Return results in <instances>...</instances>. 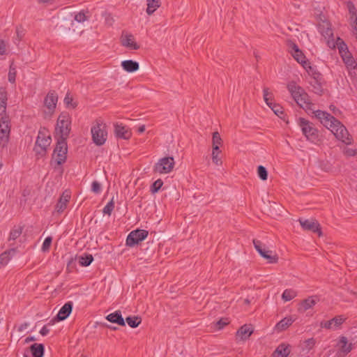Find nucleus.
Segmentation results:
<instances>
[{"mask_svg": "<svg viewBox=\"0 0 357 357\" xmlns=\"http://www.w3.org/2000/svg\"><path fill=\"white\" fill-rule=\"evenodd\" d=\"M291 353V347L288 344L282 343L278 346L273 352L272 357H287Z\"/></svg>", "mask_w": 357, "mask_h": 357, "instance_id": "nucleus-22", "label": "nucleus"}, {"mask_svg": "<svg viewBox=\"0 0 357 357\" xmlns=\"http://www.w3.org/2000/svg\"><path fill=\"white\" fill-rule=\"evenodd\" d=\"M355 344L349 341L345 335H341L337 340L335 347L337 355L339 357H344L354 349Z\"/></svg>", "mask_w": 357, "mask_h": 357, "instance_id": "nucleus-12", "label": "nucleus"}, {"mask_svg": "<svg viewBox=\"0 0 357 357\" xmlns=\"http://www.w3.org/2000/svg\"><path fill=\"white\" fill-rule=\"evenodd\" d=\"M15 249H10L8 250L5 251L2 254L0 255V266H4L7 265L8 261L10 259V255H14L15 253Z\"/></svg>", "mask_w": 357, "mask_h": 357, "instance_id": "nucleus-34", "label": "nucleus"}, {"mask_svg": "<svg viewBox=\"0 0 357 357\" xmlns=\"http://www.w3.org/2000/svg\"><path fill=\"white\" fill-rule=\"evenodd\" d=\"M327 44L328 47L331 48H338L339 52L344 63L346 64L347 68L351 70H357V59L355 60L353 58L351 53L347 50V45L344 44V41L341 38L337 37L336 40H328Z\"/></svg>", "mask_w": 357, "mask_h": 357, "instance_id": "nucleus-2", "label": "nucleus"}, {"mask_svg": "<svg viewBox=\"0 0 357 357\" xmlns=\"http://www.w3.org/2000/svg\"><path fill=\"white\" fill-rule=\"evenodd\" d=\"M27 326H28V324H26V323L23 324H22L21 326H19L18 331H23L26 329Z\"/></svg>", "mask_w": 357, "mask_h": 357, "instance_id": "nucleus-57", "label": "nucleus"}, {"mask_svg": "<svg viewBox=\"0 0 357 357\" xmlns=\"http://www.w3.org/2000/svg\"><path fill=\"white\" fill-rule=\"evenodd\" d=\"M36 338L33 336H30V337H26L25 340H24V344H28L30 342H32V341H36Z\"/></svg>", "mask_w": 357, "mask_h": 357, "instance_id": "nucleus-56", "label": "nucleus"}, {"mask_svg": "<svg viewBox=\"0 0 357 357\" xmlns=\"http://www.w3.org/2000/svg\"><path fill=\"white\" fill-rule=\"evenodd\" d=\"M330 109L333 112V114L335 116H338L340 114V111L337 109L334 105L330 106Z\"/></svg>", "mask_w": 357, "mask_h": 357, "instance_id": "nucleus-54", "label": "nucleus"}, {"mask_svg": "<svg viewBox=\"0 0 357 357\" xmlns=\"http://www.w3.org/2000/svg\"><path fill=\"white\" fill-rule=\"evenodd\" d=\"M149 232L144 229H136L131 231L126 239V245L132 247L139 243L148 236Z\"/></svg>", "mask_w": 357, "mask_h": 357, "instance_id": "nucleus-16", "label": "nucleus"}, {"mask_svg": "<svg viewBox=\"0 0 357 357\" xmlns=\"http://www.w3.org/2000/svg\"><path fill=\"white\" fill-rule=\"evenodd\" d=\"M114 208V198L111 199V201L104 207L103 208V213L105 214H107L108 215H110L112 211Z\"/></svg>", "mask_w": 357, "mask_h": 357, "instance_id": "nucleus-45", "label": "nucleus"}, {"mask_svg": "<svg viewBox=\"0 0 357 357\" xmlns=\"http://www.w3.org/2000/svg\"><path fill=\"white\" fill-rule=\"evenodd\" d=\"M347 317L344 315H337L328 321H323L320 323V326L327 330H340L342 324L346 321Z\"/></svg>", "mask_w": 357, "mask_h": 357, "instance_id": "nucleus-15", "label": "nucleus"}, {"mask_svg": "<svg viewBox=\"0 0 357 357\" xmlns=\"http://www.w3.org/2000/svg\"><path fill=\"white\" fill-rule=\"evenodd\" d=\"M81 357H86V356H81Z\"/></svg>", "mask_w": 357, "mask_h": 357, "instance_id": "nucleus-62", "label": "nucleus"}, {"mask_svg": "<svg viewBox=\"0 0 357 357\" xmlns=\"http://www.w3.org/2000/svg\"><path fill=\"white\" fill-rule=\"evenodd\" d=\"M122 68L127 73H134L139 70V65L138 62L132 60H125L121 63Z\"/></svg>", "mask_w": 357, "mask_h": 357, "instance_id": "nucleus-27", "label": "nucleus"}, {"mask_svg": "<svg viewBox=\"0 0 357 357\" xmlns=\"http://www.w3.org/2000/svg\"><path fill=\"white\" fill-rule=\"evenodd\" d=\"M245 303L247 304V305H249L250 304V301L248 299H245Z\"/></svg>", "mask_w": 357, "mask_h": 357, "instance_id": "nucleus-60", "label": "nucleus"}, {"mask_svg": "<svg viewBox=\"0 0 357 357\" xmlns=\"http://www.w3.org/2000/svg\"><path fill=\"white\" fill-rule=\"evenodd\" d=\"M253 244L255 250L261 257L266 259L269 264H277L279 261L278 255L273 251L267 249L265 244L259 240L254 239Z\"/></svg>", "mask_w": 357, "mask_h": 357, "instance_id": "nucleus-7", "label": "nucleus"}, {"mask_svg": "<svg viewBox=\"0 0 357 357\" xmlns=\"http://www.w3.org/2000/svg\"><path fill=\"white\" fill-rule=\"evenodd\" d=\"M93 257L91 255H86L79 257V262L83 266H87L93 261Z\"/></svg>", "mask_w": 357, "mask_h": 357, "instance_id": "nucleus-42", "label": "nucleus"}, {"mask_svg": "<svg viewBox=\"0 0 357 357\" xmlns=\"http://www.w3.org/2000/svg\"><path fill=\"white\" fill-rule=\"evenodd\" d=\"M175 166L174 158L172 156L164 157L158 160L153 167V171L159 174L171 173Z\"/></svg>", "mask_w": 357, "mask_h": 357, "instance_id": "nucleus-9", "label": "nucleus"}, {"mask_svg": "<svg viewBox=\"0 0 357 357\" xmlns=\"http://www.w3.org/2000/svg\"><path fill=\"white\" fill-rule=\"evenodd\" d=\"M138 131H139V132H141V133H142V132H144V131H145V126H144V125L141 126L138 128Z\"/></svg>", "mask_w": 357, "mask_h": 357, "instance_id": "nucleus-59", "label": "nucleus"}, {"mask_svg": "<svg viewBox=\"0 0 357 357\" xmlns=\"http://www.w3.org/2000/svg\"><path fill=\"white\" fill-rule=\"evenodd\" d=\"M319 301V297L318 296H310L300 302L298 311L306 312L310 309H312Z\"/></svg>", "mask_w": 357, "mask_h": 357, "instance_id": "nucleus-19", "label": "nucleus"}, {"mask_svg": "<svg viewBox=\"0 0 357 357\" xmlns=\"http://www.w3.org/2000/svg\"><path fill=\"white\" fill-rule=\"evenodd\" d=\"M299 223L302 228L305 230L311 231L317 233L319 236L322 235L320 225L314 219L303 220L299 219Z\"/></svg>", "mask_w": 357, "mask_h": 357, "instance_id": "nucleus-17", "label": "nucleus"}, {"mask_svg": "<svg viewBox=\"0 0 357 357\" xmlns=\"http://www.w3.org/2000/svg\"><path fill=\"white\" fill-rule=\"evenodd\" d=\"M119 40L121 45L128 50L140 49V45L137 42L135 36L130 32L123 31Z\"/></svg>", "mask_w": 357, "mask_h": 357, "instance_id": "nucleus-14", "label": "nucleus"}, {"mask_svg": "<svg viewBox=\"0 0 357 357\" xmlns=\"http://www.w3.org/2000/svg\"><path fill=\"white\" fill-rule=\"evenodd\" d=\"M223 144V140L218 132H214L212 136V149H220V146Z\"/></svg>", "mask_w": 357, "mask_h": 357, "instance_id": "nucleus-36", "label": "nucleus"}, {"mask_svg": "<svg viewBox=\"0 0 357 357\" xmlns=\"http://www.w3.org/2000/svg\"><path fill=\"white\" fill-rule=\"evenodd\" d=\"M295 319L291 316H288L280 320L274 327V331L280 333L287 330L294 322Z\"/></svg>", "mask_w": 357, "mask_h": 357, "instance_id": "nucleus-20", "label": "nucleus"}, {"mask_svg": "<svg viewBox=\"0 0 357 357\" xmlns=\"http://www.w3.org/2000/svg\"><path fill=\"white\" fill-rule=\"evenodd\" d=\"M59 29L63 35H70L75 31L74 23L73 21L64 22L59 26Z\"/></svg>", "mask_w": 357, "mask_h": 357, "instance_id": "nucleus-32", "label": "nucleus"}, {"mask_svg": "<svg viewBox=\"0 0 357 357\" xmlns=\"http://www.w3.org/2000/svg\"><path fill=\"white\" fill-rule=\"evenodd\" d=\"M269 107L278 116H280V115L283 114L282 107L276 102H275L273 105H271V107Z\"/></svg>", "mask_w": 357, "mask_h": 357, "instance_id": "nucleus-47", "label": "nucleus"}, {"mask_svg": "<svg viewBox=\"0 0 357 357\" xmlns=\"http://www.w3.org/2000/svg\"><path fill=\"white\" fill-rule=\"evenodd\" d=\"M222 151L220 149H213L211 151V160L213 164L216 166H220L222 165V160L221 158Z\"/></svg>", "mask_w": 357, "mask_h": 357, "instance_id": "nucleus-35", "label": "nucleus"}, {"mask_svg": "<svg viewBox=\"0 0 357 357\" xmlns=\"http://www.w3.org/2000/svg\"><path fill=\"white\" fill-rule=\"evenodd\" d=\"M298 124L301 128L303 134L307 140L314 142L318 139V130L314 127L312 122L303 118H299L298 120Z\"/></svg>", "mask_w": 357, "mask_h": 357, "instance_id": "nucleus-8", "label": "nucleus"}, {"mask_svg": "<svg viewBox=\"0 0 357 357\" xmlns=\"http://www.w3.org/2000/svg\"><path fill=\"white\" fill-rule=\"evenodd\" d=\"M163 182L161 179L156 180L152 185L151 191L153 193L157 192L162 186Z\"/></svg>", "mask_w": 357, "mask_h": 357, "instance_id": "nucleus-48", "label": "nucleus"}, {"mask_svg": "<svg viewBox=\"0 0 357 357\" xmlns=\"http://www.w3.org/2000/svg\"><path fill=\"white\" fill-rule=\"evenodd\" d=\"M91 132L92 140L97 146L103 145L107 138V130L106 124L101 120H96L93 123Z\"/></svg>", "mask_w": 357, "mask_h": 357, "instance_id": "nucleus-4", "label": "nucleus"}, {"mask_svg": "<svg viewBox=\"0 0 357 357\" xmlns=\"http://www.w3.org/2000/svg\"><path fill=\"white\" fill-rule=\"evenodd\" d=\"M17 75V70L16 67L14 65V63L12 62L9 66V71L8 74V80L10 83L14 84L15 82Z\"/></svg>", "mask_w": 357, "mask_h": 357, "instance_id": "nucleus-40", "label": "nucleus"}, {"mask_svg": "<svg viewBox=\"0 0 357 357\" xmlns=\"http://www.w3.org/2000/svg\"><path fill=\"white\" fill-rule=\"evenodd\" d=\"M64 102H65V103L66 104V105L68 107H70L72 108H75L76 107L75 104H73L72 103L73 100H72L71 98L66 97L65 99H64Z\"/></svg>", "mask_w": 357, "mask_h": 357, "instance_id": "nucleus-53", "label": "nucleus"}, {"mask_svg": "<svg viewBox=\"0 0 357 357\" xmlns=\"http://www.w3.org/2000/svg\"><path fill=\"white\" fill-rule=\"evenodd\" d=\"M320 30L326 40H333V33L331 27V24L328 22H323L321 24H320Z\"/></svg>", "mask_w": 357, "mask_h": 357, "instance_id": "nucleus-30", "label": "nucleus"}, {"mask_svg": "<svg viewBox=\"0 0 357 357\" xmlns=\"http://www.w3.org/2000/svg\"><path fill=\"white\" fill-rule=\"evenodd\" d=\"M317 341L314 338H308L303 341L302 344V350L308 353L314 347Z\"/></svg>", "mask_w": 357, "mask_h": 357, "instance_id": "nucleus-38", "label": "nucleus"}, {"mask_svg": "<svg viewBox=\"0 0 357 357\" xmlns=\"http://www.w3.org/2000/svg\"><path fill=\"white\" fill-rule=\"evenodd\" d=\"M257 174L262 181H266L268 178V172L262 165L257 167Z\"/></svg>", "mask_w": 357, "mask_h": 357, "instance_id": "nucleus-43", "label": "nucleus"}, {"mask_svg": "<svg viewBox=\"0 0 357 357\" xmlns=\"http://www.w3.org/2000/svg\"><path fill=\"white\" fill-rule=\"evenodd\" d=\"M291 47V54L293 57L302 65V66L307 70V73L310 76H313L314 78L318 77L320 74L310 66V62L306 60L305 56L298 49V46L295 44H292Z\"/></svg>", "mask_w": 357, "mask_h": 357, "instance_id": "nucleus-6", "label": "nucleus"}, {"mask_svg": "<svg viewBox=\"0 0 357 357\" xmlns=\"http://www.w3.org/2000/svg\"><path fill=\"white\" fill-rule=\"evenodd\" d=\"M1 268V267L0 266V268Z\"/></svg>", "mask_w": 357, "mask_h": 357, "instance_id": "nucleus-63", "label": "nucleus"}, {"mask_svg": "<svg viewBox=\"0 0 357 357\" xmlns=\"http://www.w3.org/2000/svg\"><path fill=\"white\" fill-rule=\"evenodd\" d=\"M7 46L6 41L0 39V55H6L8 54Z\"/></svg>", "mask_w": 357, "mask_h": 357, "instance_id": "nucleus-50", "label": "nucleus"}, {"mask_svg": "<svg viewBox=\"0 0 357 357\" xmlns=\"http://www.w3.org/2000/svg\"><path fill=\"white\" fill-rule=\"evenodd\" d=\"M91 190L94 193H99L101 190V185L98 181H95L92 183Z\"/></svg>", "mask_w": 357, "mask_h": 357, "instance_id": "nucleus-52", "label": "nucleus"}, {"mask_svg": "<svg viewBox=\"0 0 357 357\" xmlns=\"http://www.w3.org/2000/svg\"><path fill=\"white\" fill-rule=\"evenodd\" d=\"M114 132L117 137L123 139H128L132 135L131 131L122 124H116L114 126Z\"/></svg>", "mask_w": 357, "mask_h": 357, "instance_id": "nucleus-23", "label": "nucleus"}, {"mask_svg": "<svg viewBox=\"0 0 357 357\" xmlns=\"http://www.w3.org/2000/svg\"><path fill=\"white\" fill-rule=\"evenodd\" d=\"M52 142L50 132L43 128L40 130L33 148V151L38 157L44 156Z\"/></svg>", "mask_w": 357, "mask_h": 357, "instance_id": "nucleus-3", "label": "nucleus"}, {"mask_svg": "<svg viewBox=\"0 0 357 357\" xmlns=\"http://www.w3.org/2000/svg\"><path fill=\"white\" fill-rule=\"evenodd\" d=\"M106 319L112 323L117 324L119 326H124L126 325L125 321L121 316L120 311H116L111 313L106 317Z\"/></svg>", "mask_w": 357, "mask_h": 357, "instance_id": "nucleus-29", "label": "nucleus"}, {"mask_svg": "<svg viewBox=\"0 0 357 357\" xmlns=\"http://www.w3.org/2000/svg\"><path fill=\"white\" fill-rule=\"evenodd\" d=\"M55 0H38V1L41 3H52Z\"/></svg>", "mask_w": 357, "mask_h": 357, "instance_id": "nucleus-58", "label": "nucleus"}, {"mask_svg": "<svg viewBox=\"0 0 357 357\" xmlns=\"http://www.w3.org/2000/svg\"><path fill=\"white\" fill-rule=\"evenodd\" d=\"M146 13L149 16L152 15L160 6V0H146Z\"/></svg>", "mask_w": 357, "mask_h": 357, "instance_id": "nucleus-28", "label": "nucleus"}, {"mask_svg": "<svg viewBox=\"0 0 357 357\" xmlns=\"http://www.w3.org/2000/svg\"><path fill=\"white\" fill-rule=\"evenodd\" d=\"M73 310V303L67 302L63 305V306L60 309L57 315L56 319L58 321L65 320L71 313Z\"/></svg>", "mask_w": 357, "mask_h": 357, "instance_id": "nucleus-24", "label": "nucleus"}, {"mask_svg": "<svg viewBox=\"0 0 357 357\" xmlns=\"http://www.w3.org/2000/svg\"><path fill=\"white\" fill-rule=\"evenodd\" d=\"M23 227L22 226L17 225L15 226L13 229L10 231V235H9V241L13 240L15 241L18 237L20 236V235L22 233Z\"/></svg>", "mask_w": 357, "mask_h": 357, "instance_id": "nucleus-39", "label": "nucleus"}, {"mask_svg": "<svg viewBox=\"0 0 357 357\" xmlns=\"http://www.w3.org/2000/svg\"><path fill=\"white\" fill-rule=\"evenodd\" d=\"M11 130V122L9 116H4L0 119V146L4 148L7 146Z\"/></svg>", "mask_w": 357, "mask_h": 357, "instance_id": "nucleus-10", "label": "nucleus"}, {"mask_svg": "<svg viewBox=\"0 0 357 357\" xmlns=\"http://www.w3.org/2000/svg\"><path fill=\"white\" fill-rule=\"evenodd\" d=\"M343 153L346 157L357 156V149L345 147L343 149Z\"/></svg>", "mask_w": 357, "mask_h": 357, "instance_id": "nucleus-46", "label": "nucleus"}, {"mask_svg": "<svg viewBox=\"0 0 357 357\" xmlns=\"http://www.w3.org/2000/svg\"><path fill=\"white\" fill-rule=\"evenodd\" d=\"M254 332V327L251 324H244L236 333V339L245 342L249 339Z\"/></svg>", "mask_w": 357, "mask_h": 357, "instance_id": "nucleus-18", "label": "nucleus"}, {"mask_svg": "<svg viewBox=\"0 0 357 357\" xmlns=\"http://www.w3.org/2000/svg\"><path fill=\"white\" fill-rule=\"evenodd\" d=\"M44 351L45 348L42 344L34 343L29 347V351L33 357H43ZM28 353L29 351H26L24 354V357H30Z\"/></svg>", "mask_w": 357, "mask_h": 357, "instance_id": "nucleus-21", "label": "nucleus"}, {"mask_svg": "<svg viewBox=\"0 0 357 357\" xmlns=\"http://www.w3.org/2000/svg\"><path fill=\"white\" fill-rule=\"evenodd\" d=\"M287 89L295 102L306 111H312L320 123L330 130L335 137L346 144L352 143V138L346 127L333 116L321 110H314L310 98L305 90L294 81L287 84Z\"/></svg>", "mask_w": 357, "mask_h": 357, "instance_id": "nucleus-1", "label": "nucleus"}, {"mask_svg": "<svg viewBox=\"0 0 357 357\" xmlns=\"http://www.w3.org/2000/svg\"><path fill=\"white\" fill-rule=\"evenodd\" d=\"M67 151L68 147L66 140H59L54 151L52 160L58 165H61L66 162Z\"/></svg>", "mask_w": 357, "mask_h": 357, "instance_id": "nucleus-13", "label": "nucleus"}, {"mask_svg": "<svg viewBox=\"0 0 357 357\" xmlns=\"http://www.w3.org/2000/svg\"><path fill=\"white\" fill-rule=\"evenodd\" d=\"M70 198V195L68 192L66 191L62 194L55 208L58 213H61L66 209Z\"/></svg>", "mask_w": 357, "mask_h": 357, "instance_id": "nucleus-25", "label": "nucleus"}, {"mask_svg": "<svg viewBox=\"0 0 357 357\" xmlns=\"http://www.w3.org/2000/svg\"><path fill=\"white\" fill-rule=\"evenodd\" d=\"M298 296V292L294 289H286L282 294V299L284 302H288L294 299Z\"/></svg>", "mask_w": 357, "mask_h": 357, "instance_id": "nucleus-33", "label": "nucleus"}, {"mask_svg": "<svg viewBox=\"0 0 357 357\" xmlns=\"http://www.w3.org/2000/svg\"><path fill=\"white\" fill-rule=\"evenodd\" d=\"M330 170H331L330 168L326 169V172H330Z\"/></svg>", "mask_w": 357, "mask_h": 357, "instance_id": "nucleus-61", "label": "nucleus"}, {"mask_svg": "<svg viewBox=\"0 0 357 357\" xmlns=\"http://www.w3.org/2000/svg\"><path fill=\"white\" fill-rule=\"evenodd\" d=\"M58 101V96L54 91H50L43 101V113L45 118H50L54 114Z\"/></svg>", "mask_w": 357, "mask_h": 357, "instance_id": "nucleus-11", "label": "nucleus"}, {"mask_svg": "<svg viewBox=\"0 0 357 357\" xmlns=\"http://www.w3.org/2000/svg\"><path fill=\"white\" fill-rule=\"evenodd\" d=\"M228 324H229V321L227 319H221L218 321L216 322L215 326L218 330H221L225 326H227Z\"/></svg>", "mask_w": 357, "mask_h": 357, "instance_id": "nucleus-51", "label": "nucleus"}, {"mask_svg": "<svg viewBox=\"0 0 357 357\" xmlns=\"http://www.w3.org/2000/svg\"><path fill=\"white\" fill-rule=\"evenodd\" d=\"M89 12L88 10H82L75 14L74 20L79 23H83L89 20Z\"/></svg>", "mask_w": 357, "mask_h": 357, "instance_id": "nucleus-37", "label": "nucleus"}, {"mask_svg": "<svg viewBox=\"0 0 357 357\" xmlns=\"http://www.w3.org/2000/svg\"><path fill=\"white\" fill-rule=\"evenodd\" d=\"M263 99L268 107H271L275 101L273 92L268 87L263 89Z\"/></svg>", "mask_w": 357, "mask_h": 357, "instance_id": "nucleus-31", "label": "nucleus"}, {"mask_svg": "<svg viewBox=\"0 0 357 357\" xmlns=\"http://www.w3.org/2000/svg\"><path fill=\"white\" fill-rule=\"evenodd\" d=\"M126 321L130 327L136 328L141 324L142 319L138 316L128 317Z\"/></svg>", "mask_w": 357, "mask_h": 357, "instance_id": "nucleus-41", "label": "nucleus"}, {"mask_svg": "<svg viewBox=\"0 0 357 357\" xmlns=\"http://www.w3.org/2000/svg\"><path fill=\"white\" fill-rule=\"evenodd\" d=\"M7 92L5 89H0V116L1 117H3L4 116H8L6 114V107H7Z\"/></svg>", "mask_w": 357, "mask_h": 357, "instance_id": "nucleus-26", "label": "nucleus"}, {"mask_svg": "<svg viewBox=\"0 0 357 357\" xmlns=\"http://www.w3.org/2000/svg\"><path fill=\"white\" fill-rule=\"evenodd\" d=\"M70 130L71 117L69 114L62 112L57 119L56 126V133L61 137L60 140H66L69 136Z\"/></svg>", "mask_w": 357, "mask_h": 357, "instance_id": "nucleus-5", "label": "nucleus"}, {"mask_svg": "<svg viewBox=\"0 0 357 357\" xmlns=\"http://www.w3.org/2000/svg\"><path fill=\"white\" fill-rule=\"evenodd\" d=\"M49 331H50L49 328L47 326H45L40 331V333L42 335L45 336V335H47L49 333Z\"/></svg>", "mask_w": 357, "mask_h": 357, "instance_id": "nucleus-55", "label": "nucleus"}, {"mask_svg": "<svg viewBox=\"0 0 357 357\" xmlns=\"http://www.w3.org/2000/svg\"><path fill=\"white\" fill-rule=\"evenodd\" d=\"M314 79V84L311 83V86L312 87V91L317 94H320L322 92L321 86L318 82L317 79H319V76L317 78H314L313 76H312Z\"/></svg>", "mask_w": 357, "mask_h": 357, "instance_id": "nucleus-44", "label": "nucleus"}, {"mask_svg": "<svg viewBox=\"0 0 357 357\" xmlns=\"http://www.w3.org/2000/svg\"><path fill=\"white\" fill-rule=\"evenodd\" d=\"M52 237H47L45 239L43 246H42V250L43 252H47L50 249V247L52 244Z\"/></svg>", "mask_w": 357, "mask_h": 357, "instance_id": "nucleus-49", "label": "nucleus"}]
</instances>
